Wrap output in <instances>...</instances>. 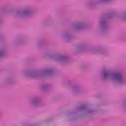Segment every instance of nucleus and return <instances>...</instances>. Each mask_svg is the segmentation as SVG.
I'll return each instance as SVG.
<instances>
[{
	"label": "nucleus",
	"instance_id": "nucleus-1",
	"mask_svg": "<svg viewBox=\"0 0 126 126\" xmlns=\"http://www.w3.org/2000/svg\"><path fill=\"white\" fill-rule=\"evenodd\" d=\"M121 76V75L120 74H117L115 76V77H116V78H118V77H120Z\"/></svg>",
	"mask_w": 126,
	"mask_h": 126
},
{
	"label": "nucleus",
	"instance_id": "nucleus-2",
	"mask_svg": "<svg viewBox=\"0 0 126 126\" xmlns=\"http://www.w3.org/2000/svg\"><path fill=\"white\" fill-rule=\"evenodd\" d=\"M107 75H108V74H104V76H107Z\"/></svg>",
	"mask_w": 126,
	"mask_h": 126
}]
</instances>
